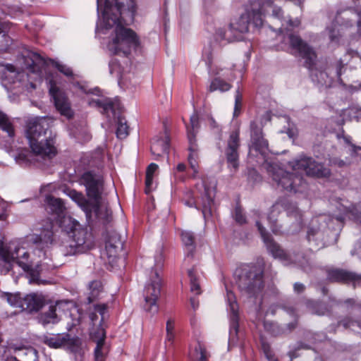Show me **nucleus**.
I'll use <instances>...</instances> for the list:
<instances>
[{
  "instance_id": "37",
  "label": "nucleus",
  "mask_w": 361,
  "mask_h": 361,
  "mask_svg": "<svg viewBox=\"0 0 361 361\" xmlns=\"http://www.w3.org/2000/svg\"><path fill=\"white\" fill-rule=\"evenodd\" d=\"M188 273L190 278L191 292L195 293L196 295H200L201 290L199 283V276L197 271L195 269H192L188 270Z\"/></svg>"
},
{
  "instance_id": "13",
  "label": "nucleus",
  "mask_w": 361,
  "mask_h": 361,
  "mask_svg": "<svg viewBox=\"0 0 361 361\" xmlns=\"http://www.w3.org/2000/svg\"><path fill=\"white\" fill-rule=\"evenodd\" d=\"M256 225L268 251L274 258H279L283 261L285 264L294 262L301 267L304 265V262L301 261L300 259L287 254L273 240L270 234L267 233L265 228L262 226L260 221L257 220L256 221Z\"/></svg>"
},
{
  "instance_id": "55",
  "label": "nucleus",
  "mask_w": 361,
  "mask_h": 361,
  "mask_svg": "<svg viewBox=\"0 0 361 361\" xmlns=\"http://www.w3.org/2000/svg\"><path fill=\"white\" fill-rule=\"evenodd\" d=\"M183 201H184L185 204L187 205L188 207H195L197 209H198V207L196 205L195 202L194 201L192 192L190 191L188 192L185 194Z\"/></svg>"
},
{
  "instance_id": "46",
  "label": "nucleus",
  "mask_w": 361,
  "mask_h": 361,
  "mask_svg": "<svg viewBox=\"0 0 361 361\" xmlns=\"http://www.w3.org/2000/svg\"><path fill=\"white\" fill-rule=\"evenodd\" d=\"M192 146H193L194 149L190 150V154L188 156V161H189L190 168L193 171V174L192 176V178H195L196 176V175L198 173V169H197V164L195 159V152L197 149L195 143H192Z\"/></svg>"
},
{
  "instance_id": "64",
  "label": "nucleus",
  "mask_w": 361,
  "mask_h": 361,
  "mask_svg": "<svg viewBox=\"0 0 361 361\" xmlns=\"http://www.w3.org/2000/svg\"><path fill=\"white\" fill-rule=\"evenodd\" d=\"M7 30V25L0 20V34L6 32Z\"/></svg>"
},
{
  "instance_id": "63",
  "label": "nucleus",
  "mask_w": 361,
  "mask_h": 361,
  "mask_svg": "<svg viewBox=\"0 0 361 361\" xmlns=\"http://www.w3.org/2000/svg\"><path fill=\"white\" fill-rule=\"evenodd\" d=\"M357 25H356V36L355 37H360L361 35V19H357Z\"/></svg>"
},
{
  "instance_id": "56",
  "label": "nucleus",
  "mask_w": 361,
  "mask_h": 361,
  "mask_svg": "<svg viewBox=\"0 0 361 361\" xmlns=\"http://www.w3.org/2000/svg\"><path fill=\"white\" fill-rule=\"evenodd\" d=\"M343 140L347 144L350 145V152L352 156L355 155L357 154V152L361 149L360 147L356 146L350 142V137L349 136L343 137Z\"/></svg>"
},
{
  "instance_id": "54",
  "label": "nucleus",
  "mask_w": 361,
  "mask_h": 361,
  "mask_svg": "<svg viewBox=\"0 0 361 361\" xmlns=\"http://www.w3.org/2000/svg\"><path fill=\"white\" fill-rule=\"evenodd\" d=\"M264 329L271 334L276 336L279 334L278 326L276 324L269 322H264Z\"/></svg>"
},
{
  "instance_id": "22",
  "label": "nucleus",
  "mask_w": 361,
  "mask_h": 361,
  "mask_svg": "<svg viewBox=\"0 0 361 361\" xmlns=\"http://www.w3.org/2000/svg\"><path fill=\"white\" fill-rule=\"evenodd\" d=\"M346 17L347 13H344L343 16H337L331 27L327 28L331 42H338L341 33H344L345 30L352 26L351 20L349 21Z\"/></svg>"
},
{
  "instance_id": "12",
  "label": "nucleus",
  "mask_w": 361,
  "mask_h": 361,
  "mask_svg": "<svg viewBox=\"0 0 361 361\" xmlns=\"http://www.w3.org/2000/svg\"><path fill=\"white\" fill-rule=\"evenodd\" d=\"M94 310V312L90 314V318L94 326L97 325V321L98 320L97 313L101 317L99 321V326L96 331L92 333V338L97 343L94 349V359L95 361H105L108 353V348L104 345L106 333L104 329L102 326V322L105 319L107 312V305L106 304L95 305Z\"/></svg>"
},
{
  "instance_id": "9",
  "label": "nucleus",
  "mask_w": 361,
  "mask_h": 361,
  "mask_svg": "<svg viewBox=\"0 0 361 361\" xmlns=\"http://www.w3.org/2000/svg\"><path fill=\"white\" fill-rule=\"evenodd\" d=\"M14 263L18 264L24 271L30 269L29 254L21 249L16 242L4 245L0 242V271L6 274L12 269Z\"/></svg>"
},
{
  "instance_id": "53",
  "label": "nucleus",
  "mask_w": 361,
  "mask_h": 361,
  "mask_svg": "<svg viewBox=\"0 0 361 361\" xmlns=\"http://www.w3.org/2000/svg\"><path fill=\"white\" fill-rule=\"evenodd\" d=\"M242 104V95L239 91L237 90L235 97V108H234V116H237L240 114V110Z\"/></svg>"
},
{
  "instance_id": "35",
  "label": "nucleus",
  "mask_w": 361,
  "mask_h": 361,
  "mask_svg": "<svg viewBox=\"0 0 361 361\" xmlns=\"http://www.w3.org/2000/svg\"><path fill=\"white\" fill-rule=\"evenodd\" d=\"M181 238L184 245L187 247V257H192L195 248L193 233L188 231H183L181 233Z\"/></svg>"
},
{
  "instance_id": "29",
  "label": "nucleus",
  "mask_w": 361,
  "mask_h": 361,
  "mask_svg": "<svg viewBox=\"0 0 361 361\" xmlns=\"http://www.w3.org/2000/svg\"><path fill=\"white\" fill-rule=\"evenodd\" d=\"M22 310L28 312L37 311L43 304V300L41 296L32 293L23 296Z\"/></svg>"
},
{
  "instance_id": "36",
  "label": "nucleus",
  "mask_w": 361,
  "mask_h": 361,
  "mask_svg": "<svg viewBox=\"0 0 361 361\" xmlns=\"http://www.w3.org/2000/svg\"><path fill=\"white\" fill-rule=\"evenodd\" d=\"M204 193L202 212L204 217L206 218L207 215H210L211 214V208L214 200L212 195V191L210 190L204 188Z\"/></svg>"
},
{
  "instance_id": "7",
  "label": "nucleus",
  "mask_w": 361,
  "mask_h": 361,
  "mask_svg": "<svg viewBox=\"0 0 361 361\" xmlns=\"http://www.w3.org/2000/svg\"><path fill=\"white\" fill-rule=\"evenodd\" d=\"M264 262L258 259L256 263L244 265L238 271V286L241 293L249 298H254L255 303L262 305L264 289L263 273Z\"/></svg>"
},
{
  "instance_id": "30",
  "label": "nucleus",
  "mask_w": 361,
  "mask_h": 361,
  "mask_svg": "<svg viewBox=\"0 0 361 361\" xmlns=\"http://www.w3.org/2000/svg\"><path fill=\"white\" fill-rule=\"evenodd\" d=\"M169 138L165 133L160 138H154L151 146L152 154L159 156L161 153H168Z\"/></svg>"
},
{
  "instance_id": "33",
  "label": "nucleus",
  "mask_w": 361,
  "mask_h": 361,
  "mask_svg": "<svg viewBox=\"0 0 361 361\" xmlns=\"http://www.w3.org/2000/svg\"><path fill=\"white\" fill-rule=\"evenodd\" d=\"M89 295L87 297L88 303H92L100 298L103 293L102 284L99 281H93L89 284Z\"/></svg>"
},
{
  "instance_id": "25",
  "label": "nucleus",
  "mask_w": 361,
  "mask_h": 361,
  "mask_svg": "<svg viewBox=\"0 0 361 361\" xmlns=\"http://www.w3.org/2000/svg\"><path fill=\"white\" fill-rule=\"evenodd\" d=\"M15 355L7 356L5 361H39L37 351L32 347H11Z\"/></svg>"
},
{
  "instance_id": "15",
  "label": "nucleus",
  "mask_w": 361,
  "mask_h": 361,
  "mask_svg": "<svg viewBox=\"0 0 361 361\" xmlns=\"http://www.w3.org/2000/svg\"><path fill=\"white\" fill-rule=\"evenodd\" d=\"M42 341L51 348L68 347L72 351H76L80 345V340L78 338H71L68 334L44 336Z\"/></svg>"
},
{
  "instance_id": "26",
  "label": "nucleus",
  "mask_w": 361,
  "mask_h": 361,
  "mask_svg": "<svg viewBox=\"0 0 361 361\" xmlns=\"http://www.w3.org/2000/svg\"><path fill=\"white\" fill-rule=\"evenodd\" d=\"M63 302H56L54 305H50L47 310L42 312L39 316V321L43 325H47L49 324H56L60 319L61 315L59 312Z\"/></svg>"
},
{
  "instance_id": "57",
  "label": "nucleus",
  "mask_w": 361,
  "mask_h": 361,
  "mask_svg": "<svg viewBox=\"0 0 361 361\" xmlns=\"http://www.w3.org/2000/svg\"><path fill=\"white\" fill-rule=\"evenodd\" d=\"M207 64L208 66V70L210 75H218L220 74V71H222V69L219 68L216 66H213L211 65L209 62H207Z\"/></svg>"
},
{
  "instance_id": "10",
  "label": "nucleus",
  "mask_w": 361,
  "mask_h": 361,
  "mask_svg": "<svg viewBox=\"0 0 361 361\" xmlns=\"http://www.w3.org/2000/svg\"><path fill=\"white\" fill-rule=\"evenodd\" d=\"M163 264L164 258L160 254L156 257L154 267L151 270L149 281L144 289V307L146 311L152 314L157 313L159 310L157 302L161 295V279L160 271Z\"/></svg>"
},
{
  "instance_id": "38",
  "label": "nucleus",
  "mask_w": 361,
  "mask_h": 361,
  "mask_svg": "<svg viewBox=\"0 0 361 361\" xmlns=\"http://www.w3.org/2000/svg\"><path fill=\"white\" fill-rule=\"evenodd\" d=\"M0 128L8 134L9 137L14 136V128L6 114L0 111Z\"/></svg>"
},
{
  "instance_id": "28",
  "label": "nucleus",
  "mask_w": 361,
  "mask_h": 361,
  "mask_svg": "<svg viewBox=\"0 0 361 361\" xmlns=\"http://www.w3.org/2000/svg\"><path fill=\"white\" fill-rule=\"evenodd\" d=\"M47 210L58 217L61 216L66 210L64 202L61 199L47 195L45 199Z\"/></svg>"
},
{
  "instance_id": "51",
  "label": "nucleus",
  "mask_w": 361,
  "mask_h": 361,
  "mask_svg": "<svg viewBox=\"0 0 361 361\" xmlns=\"http://www.w3.org/2000/svg\"><path fill=\"white\" fill-rule=\"evenodd\" d=\"M313 313L318 314V315H324L327 312L328 310L325 305H324L322 302H314V307H313Z\"/></svg>"
},
{
  "instance_id": "24",
  "label": "nucleus",
  "mask_w": 361,
  "mask_h": 361,
  "mask_svg": "<svg viewBox=\"0 0 361 361\" xmlns=\"http://www.w3.org/2000/svg\"><path fill=\"white\" fill-rule=\"evenodd\" d=\"M322 220H326V216H320L319 219H314L312 221L311 227L309 228L307 231V239L310 242L314 241L315 245L320 247H323L327 240H325V231L322 230L319 227H318V224H319V221Z\"/></svg>"
},
{
  "instance_id": "4",
  "label": "nucleus",
  "mask_w": 361,
  "mask_h": 361,
  "mask_svg": "<svg viewBox=\"0 0 361 361\" xmlns=\"http://www.w3.org/2000/svg\"><path fill=\"white\" fill-rule=\"evenodd\" d=\"M264 167L278 187L294 192L300 191L299 188L305 184L301 172L317 177H327L330 175L329 169L316 162L313 159L306 157L288 163V168L293 171L292 173L285 171L274 162H265Z\"/></svg>"
},
{
  "instance_id": "47",
  "label": "nucleus",
  "mask_w": 361,
  "mask_h": 361,
  "mask_svg": "<svg viewBox=\"0 0 361 361\" xmlns=\"http://www.w3.org/2000/svg\"><path fill=\"white\" fill-rule=\"evenodd\" d=\"M203 9L206 14H212L216 8V4L215 0H202Z\"/></svg>"
},
{
  "instance_id": "17",
  "label": "nucleus",
  "mask_w": 361,
  "mask_h": 361,
  "mask_svg": "<svg viewBox=\"0 0 361 361\" xmlns=\"http://www.w3.org/2000/svg\"><path fill=\"white\" fill-rule=\"evenodd\" d=\"M338 209L339 210L340 214L329 217V219L332 223L334 221L336 223L338 228L342 226V224L346 217L361 224V204L356 206L353 205L351 207L341 205Z\"/></svg>"
},
{
  "instance_id": "21",
  "label": "nucleus",
  "mask_w": 361,
  "mask_h": 361,
  "mask_svg": "<svg viewBox=\"0 0 361 361\" xmlns=\"http://www.w3.org/2000/svg\"><path fill=\"white\" fill-rule=\"evenodd\" d=\"M238 147L239 132L238 130H235L232 132L229 136L227 148L225 152L228 166L233 168L235 170H236L238 166Z\"/></svg>"
},
{
  "instance_id": "16",
  "label": "nucleus",
  "mask_w": 361,
  "mask_h": 361,
  "mask_svg": "<svg viewBox=\"0 0 361 361\" xmlns=\"http://www.w3.org/2000/svg\"><path fill=\"white\" fill-rule=\"evenodd\" d=\"M228 311L230 314V341H234L238 331V305L235 296L231 290H226Z\"/></svg>"
},
{
  "instance_id": "44",
  "label": "nucleus",
  "mask_w": 361,
  "mask_h": 361,
  "mask_svg": "<svg viewBox=\"0 0 361 361\" xmlns=\"http://www.w3.org/2000/svg\"><path fill=\"white\" fill-rule=\"evenodd\" d=\"M194 361H207V353L204 345L200 343L195 348V352L192 355Z\"/></svg>"
},
{
  "instance_id": "34",
  "label": "nucleus",
  "mask_w": 361,
  "mask_h": 361,
  "mask_svg": "<svg viewBox=\"0 0 361 361\" xmlns=\"http://www.w3.org/2000/svg\"><path fill=\"white\" fill-rule=\"evenodd\" d=\"M1 298L6 300V302L13 307L18 308L20 310H22L23 304V296L21 294L17 293H4L1 295Z\"/></svg>"
},
{
  "instance_id": "40",
  "label": "nucleus",
  "mask_w": 361,
  "mask_h": 361,
  "mask_svg": "<svg viewBox=\"0 0 361 361\" xmlns=\"http://www.w3.org/2000/svg\"><path fill=\"white\" fill-rule=\"evenodd\" d=\"M116 136L119 139H124L128 135V126L127 122L123 118H118V123L116 128Z\"/></svg>"
},
{
  "instance_id": "61",
  "label": "nucleus",
  "mask_w": 361,
  "mask_h": 361,
  "mask_svg": "<svg viewBox=\"0 0 361 361\" xmlns=\"http://www.w3.org/2000/svg\"><path fill=\"white\" fill-rule=\"evenodd\" d=\"M174 323L172 320L169 319L166 322V332H173Z\"/></svg>"
},
{
  "instance_id": "5",
  "label": "nucleus",
  "mask_w": 361,
  "mask_h": 361,
  "mask_svg": "<svg viewBox=\"0 0 361 361\" xmlns=\"http://www.w3.org/2000/svg\"><path fill=\"white\" fill-rule=\"evenodd\" d=\"M80 183L86 188L88 198L92 201L90 205V213L85 214L87 219L93 215L103 223H109L111 219V212L108 207L106 200L102 197L104 181L101 175L90 171L84 173L80 180Z\"/></svg>"
},
{
  "instance_id": "6",
  "label": "nucleus",
  "mask_w": 361,
  "mask_h": 361,
  "mask_svg": "<svg viewBox=\"0 0 361 361\" xmlns=\"http://www.w3.org/2000/svg\"><path fill=\"white\" fill-rule=\"evenodd\" d=\"M61 226L66 231L60 245L63 255L82 253L92 247L90 234L78 221L71 216H64Z\"/></svg>"
},
{
  "instance_id": "31",
  "label": "nucleus",
  "mask_w": 361,
  "mask_h": 361,
  "mask_svg": "<svg viewBox=\"0 0 361 361\" xmlns=\"http://www.w3.org/2000/svg\"><path fill=\"white\" fill-rule=\"evenodd\" d=\"M190 128L187 127L188 130V138L189 140L190 146L189 150H193L192 143H195V130L199 128V118L196 113H194L190 116Z\"/></svg>"
},
{
  "instance_id": "2",
  "label": "nucleus",
  "mask_w": 361,
  "mask_h": 361,
  "mask_svg": "<svg viewBox=\"0 0 361 361\" xmlns=\"http://www.w3.org/2000/svg\"><path fill=\"white\" fill-rule=\"evenodd\" d=\"M50 117H35L27 120L25 135L31 149L20 150L15 157L20 165L41 162L52 159L57 153L56 134L50 129Z\"/></svg>"
},
{
  "instance_id": "3",
  "label": "nucleus",
  "mask_w": 361,
  "mask_h": 361,
  "mask_svg": "<svg viewBox=\"0 0 361 361\" xmlns=\"http://www.w3.org/2000/svg\"><path fill=\"white\" fill-rule=\"evenodd\" d=\"M285 21L287 24V27L283 41L286 45H288V49H290V52L293 54L300 56L305 60V65L311 70L312 80L326 87L331 86L333 80L335 79L339 82H342L341 76L344 68L343 63L337 61L334 65L328 66L324 71L314 68L313 66L317 58L314 51L298 35L290 30V29L300 25V20L295 18Z\"/></svg>"
},
{
  "instance_id": "18",
  "label": "nucleus",
  "mask_w": 361,
  "mask_h": 361,
  "mask_svg": "<svg viewBox=\"0 0 361 361\" xmlns=\"http://www.w3.org/2000/svg\"><path fill=\"white\" fill-rule=\"evenodd\" d=\"M251 145L250 152L255 150L262 156L268 151V142L263 137L262 129L255 121L250 123Z\"/></svg>"
},
{
  "instance_id": "11",
  "label": "nucleus",
  "mask_w": 361,
  "mask_h": 361,
  "mask_svg": "<svg viewBox=\"0 0 361 361\" xmlns=\"http://www.w3.org/2000/svg\"><path fill=\"white\" fill-rule=\"evenodd\" d=\"M283 210L286 212L288 216L293 217L296 221L297 228L289 232L293 233L298 230H300L302 227V214L300 212L293 203L289 202L287 200H281L272 205L267 214V219L271 231L274 233H281L283 232L281 230V226L278 224V217L279 214Z\"/></svg>"
},
{
  "instance_id": "48",
  "label": "nucleus",
  "mask_w": 361,
  "mask_h": 361,
  "mask_svg": "<svg viewBox=\"0 0 361 361\" xmlns=\"http://www.w3.org/2000/svg\"><path fill=\"white\" fill-rule=\"evenodd\" d=\"M53 240V233L51 231H42L39 236V241L44 245L51 244Z\"/></svg>"
},
{
  "instance_id": "8",
  "label": "nucleus",
  "mask_w": 361,
  "mask_h": 361,
  "mask_svg": "<svg viewBox=\"0 0 361 361\" xmlns=\"http://www.w3.org/2000/svg\"><path fill=\"white\" fill-rule=\"evenodd\" d=\"M264 0H251L245 13L230 24L229 32L240 37V35L248 32L249 25L256 28L263 26L264 18L268 13V8H271L270 2L264 3Z\"/></svg>"
},
{
  "instance_id": "27",
  "label": "nucleus",
  "mask_w": 361,
  "mask_h": 361,
  "mask_svg": "<svg viewBox=\"0 0 361 361\" xmlns=\"http://www.w3.org/2000/svg\"><path fill=\"white\" fill-rule=\"evenodd\" d=\"M63 192L85 212V214L90 213V205L92 201L90 199L87 200L82 192L68 188H65Z\"/></svg>"
},
{
  "instance_id": "32",
  "label": "nucleus",
  "mask_w": 361,
  "mask_h": 361,
  "mask_svg": "<svg viewBox=\"0 0 361 361\" xmlns=\"http://www.w3.org/2000/svg\"><path fill=\"white\" fill-rule=\"evenodd\" d=\"M214 39L220 44V45H225L234 40H240V37L237 35L231 36L226 32L224 28H218L216 30L214 34Z\"/></svg>"
},
{
  "instance_id": "50",
  "label": "nucleus",
  "mask_w": 361,
  "mask_h": 361,
  "mask_svg": "<svg viewBox=\"0 0 361 361\" xmlns=\"http://www.w3.org/2000/svg\"><path fill=\"white\" fill-rule=\"evenodd\" d=\"M186 169V165L185 164H178L176 166V170L173 172V175L176 180L183 181L185 178L184 175L180 174V173L184 172Z\"/></svg>"
},
{
  "instance_id": "60",
  "label": "nucleus",
  "mask_w": 361,
  "mask_h": 361,
  "mask_svg": "<svg viewBox=\"0 0 361 361\" xmlns=\"http://www.w3.org/2000/svg\"><path fill=\"white\" fill-rule=\"evenodd\" d=\"M190 305L192 308L195 310L199 307V301L195 298H190Z\"/></svg>"
},
{
  "instance_id": "19",
  "label": "nucleus",
  "mask_w": 361,
  "mask_h": 361,
  "mask_svg": "<svg viewBox=\"0 0 361 361\" xmlns=\"http://www.w3.org/2000/svg\"><path fill=\"white\" fill-rule=\"evenodd\" d=\"M89 105L102 109V113L107 117H116L120 112L121 104L117 99L99 98L89 101Z\"/></svg>"
},
{
  "instance_id": "20",
  "label": "nucleus",
  "mask_w": 361,
  "mask_h": 361,
  "mask_svg": "<svg viewBox=\"0 0 361 361\" xmlns=\"http://www.w3.org/2000/svg\"><path fill=\"white\" fill-rule=\"evenodd\" d=\"M327 279L331 281L350 283L354 286H361V274L339 269H331L327 271Z\"/></svg>"
},
{
  "instance_id": "14",
  "label": "nucleus",
  "mask_w": 361,
  "mask_h": 361,
  "mask_svg": "<svg viewBox=\"0 0 361 361\" xmlns=\"http://www.w3.org/2000/svg\"><path fill=\"white\" fill-rule=\"evenodd\" d=\"M49 93L54 99V105L57 111L61 115L68 119L72 118L73 112L71 108L68 98L52 81L49 82Z\"/></svg>"
},
{
  "instance_id": "45",
  "label": "nucleus",
  "mask_w": 361,
  "mask_h": 361,
  "mask_svg": "<svg viewBox=\"0 0 361 361\" xmlns=\"http://www.w3.org/2000/svg\"><path fill=\"white\" fill-rule=\"evenodd\" d=\"M27 57L29 58V59L31 61V63H30L29 61L27 62V66L32 69V71L33 72L35 71V67L43 62V59L37 53H28Z\"/></svg>"
},
{
  "instance_id": "52",
  "label": "nucleus",
  "mask_w": 361,
  "mask_h": 361,
  "mask_svg": "<svg viewBox=\"0 0 361 361\" xmlns=\"http://www.w3.org/2000/svg\"><path fill=\"white\" fill-rule=\"evenodd\" d=\"M55 67L63 74L66 76H72L73 71L71 68L66 66V65L61 64L59 62L54 63Z\"/></svg>"
},
{
  "instance_id": "59",
  "label": "nucleus",
  "mask_w": 361,
  "mask_h": 361,
  "mask_svg": "<svg viewBox=\"0 0 361 361\" xmlns=\"http://www.w3.org/2000/svg\"><path fill=\"white\" fill-rule=\"evenodd\" d=\"M351 254L357 255L361 259V243H357L355 249L351 252Z\"/></svg>"
},
{
  "instance_id": "58",
  "label": "nucleus",
  "mask_w": 361,
  "mask_h": 361,
  "mask_svg": "<svg viewBox=\"0 0 361 361\" xmlns=\"http://www.w3.org/2000/svg\"><path fill=\"white\" fill-rule=\"evenodd\" d=\"M77 85L79 86V87L80 88V90L86 93V94H98V92H99V90L98 89H94V90H87L86 88L84 87V86H82V85H80L78 83H77Z\"/></svg>"
},
{
  "instance_id": "1",
  "label": "nucleus",
  "mask_w": 361,
  "mask_h": 361,
  "mask_svg": "<svg viewBox=\"0 0 361 361\" xmlns=\"http://www.w3.org/2000/svg\"><path fill=\"white\" fill-rule=\"evenodd\" d=\"M99 20L97 31L106 33L114 28V34L107 44L111 54L128 56L133 52L141 51V43L137 34L130 28L123 26L127 23L124 18L127 4V13L130 20H133L136 13L135 0H97Z\"/></svg>"
},
{
  "instance_id": "23",
  "label": "nucleus",
  "mask_w": 361,
  "mask_h": 361,
  "mask_svg": "<svg viewBox=\"0 0 361 361\" xmlns=\"http://www.w3.org/2000/svg\"><path fill=\"white\" fill-rule=\"evenodd\" d=\"M123 244L121 235L116 231L111 232L106 241L105 251L109 262H114L118 253L123 250Z\"/></svg>"
},
{
  "instance_id": "49",
  "label": "nucleus",
  "mask_w": 361,
  "mask_h": 361,
  "mask_svg": "<svg viewBox=\"0 0 361 361\" xmlns=\"http://www.w3.org/2000/svg\"><path fill=\"white\" fill-rule=\"evenodd\" d=\"M233 217L235 221L239 224H243L246 223V217L240 207L237 206L235 207Z\"/></svg>"
},
{
  "instance_id": "62",
  "label": "nucleus",
  "mask_w": 361,
  "mask_h": 361,
  "mask_svg": "<svg viewBox=\"0 0 361 361\" xmlns=\"http://www.w3.org/2000/svg\"><path fill=\"white\" fill-rule=\"evenodd\" d=\"M304 288H305V287H304L303 284H302V283H295L294 284V290L297 293L302 292Z\"/></svg>"
},
{
  "instance_id": "39",
  "label": "nucleus",
  "mask_w": 361,
  "mask_h": 361,
  "mask_svg": "<svg viewBox=\"0 0 361 361\" xmlns=\"http://www.w3.org/2000/svg\"><path fill=\"white\" fill-rule=\"evenodd\" d=\"M231 85L226 81L220 79L219 78H214L209 87V92L219 90L221 92H226L231 89Z\"/></svg>"
},
{
  "instance_id": "42",
  "label": "nucleus",
  "mask_w": 361,
  "mask_h": 361,
  "mask_svg": "<svg viewBox=\"0 0 361 361\" xmlns=\"http://www.w3.org/2000/svg\"><path fill=\"white\" fill-rule=\"evenodd\" d=\"M345 329H350L356 334H361V323L358 321L352 320L350 318H345L340 323Z\"/></svg>"
},
{
  "instance_id": "43",
  "label": "nucleus",
  "mask_w": 361,
  "mask_h": 361,
  "mask_svg": "<svg viewBox=\"0 0 361 361\" xmlns=\"http://www.w3.org/2000/svg\"><path fill=\"white\" fill-rule=\"evenodd\" d=\"M123 68L121 66L119 62L116 59H111L109 62L110 73L120 80L123 77Z\"/></svg>"
},
{
  "instance_id": "41",
  "label": "nucleus",
  "mask_w": 361,
  "mask_h": 361,
  "mask_svg": "<svg viewBox=\"0 0 361 361\" xmlns=\"http://www.w3.org/2000/svg\"><path fill=\"white\" fill-rule=\"evenodd\" d=\"M157 169H158V165L154 163L150 164L147 169L146 179H145L146 192H149L151 190V186L152 185V181H153L154 173L156 172Z\"/></svg>"
}]
</instances>
